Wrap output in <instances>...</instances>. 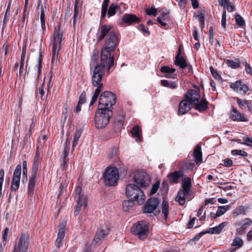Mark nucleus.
Wrapping results in <instances>:
<instances>
[{
  "instance_id": "obj_1",
  "label": "nucleus",
  "mask_w": 252,
  "mask_h": 252,
  "mask_svg": "<svg viewBox=\"0 0 252 252\" xmlns=\"http://www.w3.org/2000/svg\"><path fill=\"white\" fill-rule=\"evenodd\" d=\"M118 43L117 34L114 32H111L109 37L106 39L101 51L100 60L103 65L110 63V66L114 65V59L111 53L115 50Z\"/></svg>"
},
{
  "instance_id": "obj_2",
  "label": "nucleus",
  "mask_w": 252,
  "mask_h": 252,
  "mask_svg": "<svg viewBox=\"0 0 252 252\" xmlns=\"http://www.w3.org/2000/svg\"><path fill=\"white\" fill-rule=\"evenodd\" d=\"M98 57L96 54H94L92 57L91 65L94 67L92 76V84L94 86L101 88V92L103 90V85L101 83L102 77L104 73V69L108 66L109 70L112 66H110V63L103 65L101 62L98 63Z\"/></svg>"
},
{
  "instance_id": "obj_3",
  "label": "nucleus",
  "mask_w": 252,
  "mask_h": 252,
  "mask_svg": "<svg viewBox=\"0 0 252 252\" xmlns=\"http://www.w3.org/2000/svg\"><path fill=\"white\" fill-rule=\"evenodd\" d=\"M63 40V31L60 26H56L53 37L51 40L52 45V66H56L59 63V54L61 49V42Z\"/></svg>"
},
{
  "instance_id": "obj_4",
  "label": "nucleus",
  "mask_w": 252,
  "mask_h": 252,
  "mask_svg": "<svg viewBox=\"0 0 252 252\" xmlns=\"http://www.w3.org/2000/svg\"><path fill=\"white\" fill-rule=\"evenodd\" d=\"M126 194L139 204H143L146 199L143 191L133 184H129L126 186Z\"/></svg>"
},
{
  "instance_id": "obj_5",
  "label": "nucleus",
  "mask_w": 252,
  "mask_h": 252,
  "mask_svg": "<svg viewBox=\"0 0 252 252\" xmlns=\"http://www.w3.org/2000/svg\"><path fill=\"white\" fill-rule=\"evenodd\" d=\"M103 177L106 186H113L116 185L120 177L118 169L113 165L108 166L103 174Z\"/></svg>"
},
{
  "instance_id": "obj_6",
  "label": "nucleus",
  "mask_w": 252,
  "mask_h": 252,
  "mask_svg": "<svg viewBox=\"0 0 252 252\" xmlns=\"http://www.w3.org/2000/svg\"><path fill=\"white\" fill-rule=\"evenodd\" d=\"M112 115L110 109H101L98 108L95 113V124L97 128L104 127L109 123L110 118Z\"/></svg>"
},
{
  "instance_id": "obj_7",
  "label": "nucleus",
  "mask_w": 252,
  "mask_h": 252,
  "mask_svg": "<svg viewBox=\"0 0 252 252\" xmlns=\"http://www.w3.org/2000/svg\"><path fill=\"white\" fill-rule=\"evenodd\" d=\"M116 102V97L111 92L105 91L101 94L99 99L98 108L110 109Z\"/></svg>"
},
{
  "instance_id": "obj_8",
  "label": "nucleus",
  "mask_w": 252,
  "mask_h": 252,
  "mask_svg": "<svg viewBox=\"0 0 252 252\" xmlns=\"http://www.w3.org/2000/svg\"><path fill=\"white\" fill-rule=\"evenodd\" d=\"M131 231L133 234L137 235L139 239H144L149 233L148 223L145 221H139L132 227Z\"/></svg>"
},
{
  "instance_id": "obj_9",
  "label": "nucleus",
  "mask_w": 252,
  "mask_h": 252,
  "mask_svg": "<svg viewBox=\"0 0 252 252\" xmlns=\"http://www.w3.org/2000/svg\"><path fill=\"white\" fill-rule=\"evenodd\" d=\"M132 179L134 182L141 188L147 187L151 182L149 175L143 170H137L134 172Z\"/></svg>"
},
{
  "instance_id": "obj_10",
  "label": "nucleus",
  "mask_w": 252,
  "mask_h": 252,
  "mask_svg": "<svg viewBox=\"0 0 252 252\" xmlns=\"http://www.w3.org/2000/svg\"><path fill=\"white\" fill-rule=\"evenodd\" d=\"M31 243L27 233H22L17 242L15 243L12 252H28Z\"/></svg>"
},
{
  "instance_id": "obj_11",
  "label": "nucleus",
  "mask_w": 252,
  "mask_h": 252,
  "mask_svg": "<svg viewBox=\"0 0 252 252\" xmlns=\"http://www.w3.org/2000/svg\"><path fill=\"white\" fill-rule=\"evenodd\" d=\"M110 230V223L108 221L102 222L97 230L93 243L100 244L109 234Z\"/></svg>"
},
{
  "instance_id": "obj_12",
  "label": "nucleus",
  "mask_w": 252,
  "mask_h": 252,
  "mask_svg": "<svg viewBox=\"0 0 252 252\" xmlns=\"http://www.w3.org/2000/svg\"><path fill=\"white\" fill-rule=\"evenodd\" d=\"M75 198L76 200V209L74 211V215L77 216L82 206H86L87 199L84 193L82 192V188L78 186L75 189Z\"/></svg>"
},
{
  "instance_id": "obj_13",
  "label": "nucleus",
  "mask_w": 252,
  "mask_h": 252,
  "mask_svg": "<svg viewBox=\"0 0 252 252\" xmlns=\"http://www.w3.org/2000/svg\"><path fill=\"white\" fill-rule=\"evenodd\" d=\"M21 175V165L18 164L16 166L13 173L11 185V190L12 191H15L18 189L19 187Z\"/></svg>"
},
{
  "instance_id": "obj_14",
  "label": "nucleus",
  "mask_w": 252,
  "mask_h": 252,
  "mask_svg": "<svg viewBox=\"0 0 252 252\" xmlns=\"http://www.w3.org/2000/svg\"><path fill=\"white\" fill-rule=\"evenodd\" d=\"M159 203V201L157 198H150L148 200L144 207V213H152L155 211L156 213H159V211H157L156 209Z\"/></svg>"
},
{
  "instance_id": "obj_15",
  "label": "nucleus",
  "mask_w": 252,
  "mask_h": 252,
  "mask_svg": "<svg viewBox=\"0 0 252 252\" xmlns=\"http://www.w3.org/2000/svg\"><path fill=\"white\" fill-rule=\"evenodd\" d=\"M230 88L235 92L241 94H246L249 90L247 85L241 81H237L231 84Z\"/></svg>"
},
{
  "instance_id": "obj_16",
  "label": "nucleus",
  "mask_w": 252,
  "mask_h": 252,
  "mask_svg": "<svg viewBox=\"0 0 252 252\" xmlns=\"http://www.w3.org/2000/svg\"><path fill=\"white\" fill-rule=\"evenodd\" d=\"M200 95L195 90H191L188 91L184 98L190 102L191 104H194L199 102Z\"/></svg>"
},
{
  "instance_id": "obj_17",
  "label": "nucleus",
  "mask_w": 252,
  "mask_h": 252,
  "mask_svg": "<svg viewBox=\"0 0 252 252\" xmlns=\"http://www.w3.org/2000/svg\"><path fill=\"white\" fill-rule=\"evenodd\" d=\"M191 105L190 102L184 98L179 104L178 114L180 115L185 114L191 109Z\"/></svg>"
},
{
  "instance_id": "obj_18",
  "label": "nucleus",
  "mask_w": 252,
  "mask_h": 252,
  "mask_svg": "<svg viewBox=\"0 0 252 252\" xmlns=\"http://www.w3.org/2000/svg\"><path fill=\"white\" fill-rule=\"evenodd\" d=\"M38 179V175L36 171L32 173L29 180L28 185V193L30 195H32L34 192V185L36 181Z\"/></svg>"
},
{
  "instance_id": "obj_19",
  "label": "nucleus",
  "mask_w": 252,
  "mask_h": 252,
  "mask_svg": "<svg viewBox=\"0 0 252 252\" xmlns=\"http://www.w3.org/2000/svg\"><path fill=\"white\" fill-rule=\"evenodd\" d=\"M191 195L190 194H187L185 191L180 190L176 196V200L180 205H183L186 202V200L189 199V197Z\"/></svg>"
},
{
  "instance_id": "obj_20",
  "label": "nucleus",
  "mask_w": 252,
  "mask_h": 252,
  "mask_svg": "<svg viewBox=\"0 0 252 252\" xmlns=\"http://www.w3.org/2000/svg\"><path fill=\"white\" fill-rule=\"evenodd\" d=\"M182 189H181V190L185 191L187 194H192L191 190V183L190 178L187 177L184 179L182 181Z\"/></svg>"
},
{
  "instance_id": "obj_21",
  "label": "nucleus",
  "mask_w": 252,
  "mask_h": 252,
  "mask_svg": "<svg viewBox=\"0 0 252 252\" xmlns=\"http://www.w3.org/2000/svg\"><path fill=\"white\" fill-rule=\"evenodd\" d=\"M112 28L111 26L108 25H105L102 26L100 28V35L98 36V39L99 41L103 39L104 37L111 32H110L111 29Z\"/></svg>"
},
{
  "instance_id": "obj_22",
  "label": "nucleus",
  "mask_w": 252,
  "mask_h": 252,
  "mask_svg": "<svg viewBox=\"0 0 252 252\" xmlns=\"http://www.w3.org/2000/svg\"><path fill=\"white\" fill-rule=\"evenodd\" d=\"M161 71L165 73V77L168 78H175V74L174 72L175 69L173 68H170L167 66H163L161 68Z\"/></svg>"
},
{
  "instance_id": "obj_23",
  "label": "nucleus",
  "mask_w": 252,
  "mask_h": 252,
  "mask_svg": "<svg viewBox=\"0 0 252 252\" xmlns=\"http://www.w3.org/2000/svg\"><path fill=\"white\" fill-rule=\"evenodd\" d=\"M175 63L182 68H185L187 66V63L185 58L181 55L180 48L179 50L178 54L176 57Z\"/></svg>"
},
{
  "instance_id": "obj_24",
  "label": "nucleus",
  "mask_w": 252,
  "mask_h": 252,
  "mask_svg": "<svg viewBox=\"0 0 252 252\" xmlns=\"http://www.w3.org/2000/svg\"><path fill=\"white\" fill-rule=\"evenodd\" d=\"M193 157L195 158V162L196 164H198L202 161V155L201 152V147L198 145L195 147L194 150Z\"/></svg>"
},
{
  "instance_id": "obj_25",
  "label": "nucleus",
  "mask_w": 252,
  "mask_h": 252,
  "mask_svg": "<svg viewBox=\"0 0 252 252\" xmlns=\"http://www.w3.org/2000/svg\"><path fill=\"white\" fill-rule=\"evenodd\" d=\"M227 223L226 222H223L215 227L209 228L207 231V233L210 234H219L221 231L224 227L227 225Z\"/></svg>"
},
{
  "instance_id": "obj_26",
  "label": "nucleus",
  "mask_w": 252,
  "mask_h": 252,
  "mask_svg": "<svg viewBox=\"0 0 252 252\" xmlns=\"http://www.w3.org/2000/svg\"><path fill=\"white\" fill-rule=\"evenodd\" d=\"M230 117L233 120L246 121L244 116L239 112L236 109L233 108L230 113Z\"/></svg>"
},
{
  "instance_id": "obj_27",
  "label": "nucleus",
  "mask_w": 252,
  "mask_h": 252,
  "mask_svg": "<svg viewBox=\"0 0 252 252\" xmlns=\"http://www.w3.org/2000/svg\"><path fill=\"white\" fill-rule=\"evenodd\" d=\"M130 133L133 137L136 138V141H141V129L139 126H134L131 130Z\"/></svg>"
},
{
  "instance_id": "obj_28",
  "label": "nucleus",
  "mask_w": 252,
  "mask_h": 252,
  "mask_svg": "<svg viewBox=\"0 0 252 252\" xmlns=\"http://www.w3.org/2000/svg\"><path fill=\"white\" fill-rule=\"evenodd\" d=\"M182 176V171H175L168 175L169 181L171 183H177L179 179Z\"/></svg>"
},
{
  "instance_id": "obj_29",
  "label": "nucleus",
  "mask_w": 252,
  "mask_h": 252,
  "mask_svg": "<svg viewBox=\"0 0 252 252\" xmlns=\"http://www.w3.org/2000/svg\"><path fill=\"white\" fill-rule=\"evenodd\" d=\"M122 19L123 22L128 24L139 21V19L135 15L131 14H125Z\"/></svg>"
},
{
  "instance_id": "obj_30",
  "label": "nucleus",
  "mask_w": 252,
  "mask_h": 252,
  "mask_svg": "<svg viewBox=\"0 0 252 252\" xmlns=\"http://www.w3.org/2000/svg\"><path fill=\"white\" fill-rule=\"evenodd\" d=\"M250 209L249 206H240L237 207L232 212V214L235 216H237L240 215H245L246 213Z\"/></svg>"
},
{
  "instance_id": "obj_31",
  "label": "nucleus",
  "mask_w": 252,
  "mask_h": 252,
  "mask_svg": "<svg viewBox=\"0 0 252 252\" xmlns=\"http://www.w3.org/2000/svg\"><path fill=\"white\" fill-rule=\"evenodd\" d=\"M133 200H125L123 202V210L125 212H129L133 209L134 202Z\"/></svg>"
},
{
  "instance_id": "obj_32",
  "label": "nucleus",
  "mask_w": 252,
  "mask_h": 252,
  "mask_svg": "<svg viewBox=\"0 0 252 252\" xmlns=\"http://www.w3.org/2000/svg\"><path fill=\"white\" fill-rule=\"evenodd\" d=\"M252 223V221L250 219L246 218L243 220L242 221H238L235 223V226H241L243 229H245L249 226H250Z\"/></svg>"
},
{
  "instance_id": "obj_33",
  "label": "nucleus",
  "mask_w": 252,
  "mask_h": 252,
  "mask_svg": "<svg viewBox=\"0 0 252 252\" xmlns=\"http://www.w3.org/2000/svg\"><path fill=\"white\" fill-rule=\"evenodd\" d=\"M243 245V242L242 240L238 237H235L232 240L231 245L235 248H234L233 249H235V251H236V250L240 249L242 247Z\"/></svg>"
},
{
  "instance_id": "obj_34",
  "label": "nucleus",
  "mask_w": 252,
  "mask_h": 252,
  "mask_svg": "<svg viewBox=\"0 0 252 252\" xmlns=\"http://www.w3.org/2000/svg\"><path fill=\"white\" fill-rule=\"evenodd\" d=\"M230 207L229 205L221 206H219L216 212V213L214 215V218H216L223 215L229 209Z\"/></svg>"
},
{
  "instance_id": "obj_35",
  "label": "nucleus",
  "mask_w": 252,
  "mask_h": 252,
  "mask_svg": "<svg viewBox=\"0 0 252 252\" xmlns=\"http://www.w3.org/2000/svg\"><path fill=\"white\" fill-rule=\"evenodd\" d=\"M169 213V204L167 201L163 200L162 204V213L164 215V218L166 220Z\"/></svg>"
},
{
  "instance_id": "obj_36",
  "label": "nucleus",
  "mask_w": 252,
  "mask_h": 252,
  "mask_svg": "<svg viewBox=\"0 0 252 252\" xmlns=\"http://www.w3.org/2000/svg\"><path fill=\"white\" fill-rule=\"evenodd\" d=\"M118 9H119V6L118 5L112 3L109 8L108 12H107L108 17H110L114 15Z\"/></svg>"
},
{
  "instance_id": "obj_37",
  "label": "nucleus",
  "mask_w": 252,
  "mask_h": 252,
  "mask_svg": "<svg viewBox=\"0 0 252 252\" xmlns=\"http://www.w3.org/2000/svg\"><path fill=\"white\" fill-rule=\"evenodd\" d=\"M168 19V14L167 13H162L161 16H159L157 18V21L161 25V26L165 27L167 25L166 21H167Z\"/></svg>"
},
{
  "instance_id": "obj_38",
  "label": "nucleus",
  "mask_w": 252,
  "mask_h": 252,
  "mask_svg": "<svg viewBox=\"0 0 252 252\" xmlns=\"http://www.w3.org/2000/svg\"><path fill=\"white\" fill-rule=\"evenodd\" d=\"M109 4V0H103L101 7V19L104 18L106 15Z\"/></svg>"
},
{
  "instance_id": "obj_39",
  "label": "nucleus",
  "mask_w": 252,
  "mask_h": 252,
  "mask_svg": "<svg viewBox=\"0 0 252 252\" xmlns=\"http://www.w3.org/2000/svg\"><path fill=\"white\" fill-rule=\"evenodd\" d=\"M195 105L196 109L202 112L207 108V101L205 100L199 101L198 103L194 104Z\"/></svg>"
},
{
  "instance_id": "obj_40",
  "label": "nucleus",
  "mask_w": 252,
  "mask_h": 252,
  "mask_svg": "<svg viewBox=\"0 0 252 252\" xmlns=\"http://www.w3.org/2000/svg\"><path fill=\"white\" fill-rule=\"evenodd\" d=\"M161 85L166 87L173 89L177 88V85L174 81H169L166 80L161 81Z\"/></svg>"
},
{
  "instance_id": "obj_41",
  "label": "nucleus",
  "mask_w": 252,
  "mask_h": 252,
  "mask_svg": "<svg viewBox=\"0 0 252 252\" xmlns=\"http://www.w3.org/2000/svg\"><path fill=\"white\" fill-rule=\"evenodd\" d=\"M65 224L64 223H61L60 224V225L59 226V231L58 233L57 238H60L64 239L65 232Z\"/></svg>"
},
{
  "instance_id": "obj_42",
  "label": "nucleus",
  "mask_w": 252,
  "mask_h": 252,
  "mask_svg": "<svg viewBox=\"0 0 252 252\" xmlns=\"http://www.w3.org/2000/svg\"><path fill=\"white\" fill-rule=\"evenodd\" d=\"M226 64L232 68H236L239 66L240 62L238 60H235V61L228 60L226 62Z\"/></svg>"
},
{
  "instance_id": "obj_43",
  "label": "nucleus",
  "mask_w": 252,
  "mask_h": 252,
  "mask_svg": "<svg viewBox=\"0 0 252 252\" xmlns=\"http://www.w3.org/2000/svg\"><path fill=\"white\" fill-rule=\"evenodd\" d=\"M101 92V88H97L94 92V93L92 97V100L90 102V105L92 106L94 104V103L96 101L98 94Z\"/></svg>"
},
{
  "instance_id": "obj_44",
  "label": "nucleus",
  "mask_w": 252,
  "mask_h": 252,
  "mask_svg": "<svg viewBox=\"0 0 252 252\" xmlns=\"http://www.w3.org/2000/svg\"><path fill=\"white\" fill-rule=\"evenodd\" d=\"M117 154V149L115 147L110 149L107 153V158L109 159L113 158Z\"/></svg>"
},
{
  "instance_id": "obj_45",
  "label": "nucleus",
  "mask_w": 252,
  "mask_h": 252,
  "mask_svg": "<svg viewBox=\"0 0 252 252\" xmlns=\"http://www.w3.org/2000/svg\"><path fill=\"white\" fill-rule=\"evenodd\" d=\"M231 153L234 156H241L244 157L247 156V153L242 150H233Z\"/></svg>"
},
{
  "instance_id": "obj_46",
  "label": "nucleus",
  "mask_w": 252,
  "mask_h": 252,
  "mask_svg": "<svg viewBox=\"0 0 252 252\" xmlns=\"http://www.w3.org/2000/svg\"><path fill=\"white\" fill-rule=\"evenodd\" d=\"M160 185V182L159 181H157L155 184H154L151 188L149 193L150 194H153L157 191L158 190L159 187Z\"/></svg>"
},
{
  "instance_id": "obj_47",
  "label": "nucleus",
  "mask_w": 252,
  "mask_h": 252,
  "mask_svg": "<svg viewBox=\"0 0 252 252\" xmlns=\"http://www.w3.org/2000/svg\"><path fill=\"white\" fill-rule=\"evenodd\" d=\"M138 29L141 31L145 36H148L150 35V32L148 29L146 28L143 25H139L137 27Z\"/></svg>"
},
{
  "instance_id": "obj_48",
  "label": "nucleus",
  "mask_w": 252,
  "mask_h": 252,
  "mask_svg": "<svg viewBox=\"0 0 252 252\" xmlns=\"http://www.w3.org/2000/svg\"><path fill=\"white\" fill-rule=\"evenodd\" d=\"M226 25V13L225 10H223L221 20V26L223 29H225Z\"/></svg>"
},
{
  "instance_id": "obj_49",
  "label": "nucleus",
  "mask_w": 252,
  "mask_h": 252,
  "mask_svg": "<svg viewBox=\"0 0 252 252\" xmlns=\"http://www.w3.org/2000/svg\"><path fill=\"white\" fill-rule=\"evenodd\" d=\"M81 133L79 132L76 133L74 135L73 143H72V148L73 149L78 143L79 139L80 137Z\"/></svg>"
},
{
  "instance_id": "obj_50",
  "label": "nucleus",
  "mask_w": 252,
  "mask_h": 252,
  "mask_svg": "<svg viewBox=\"0 0 252 252\" xmlns=\"http://www.w3.org/2000/svg\"><path fill=\"white\" fill-rule=\"evenodd\" d=\"M146 13L149 15L156 16L157 12V9L155 7H151L146 9Z\"/></svg>"
},
{
  "instance_id": "obj_51",
  "label": "nucleus",
  "mask_w": 252,
  "mask_h": 252,
  "mask_svg": "<svg viewBox=\"0 0 252 252\" xmlns=\"http://www.w3.org/2000/svg\"><path fill=\"white\" fill-rule=\"evenodd\" d=\"M68 153V149L66 148V146L64 148V159H63V169H66V163H67V160H66V157Z\"/></svg>"
},
{
  "instance_id": "obj_52",
  "label": "nucleus",
  "mask_w": 252,
  "mask_h": 252,
  "mask_svg": "<svg viewBox=\"0 0 252 252\" xmlns=\"http://www.w3.org/2000/svg\"><path fill=\"white\" fill-rule=\"evenodd\" d=\"M195 18L199 21L201 24H203L204 22V14L198 12L197 14L195 16Z\"/></svg>"
},
{
  "instance_id": "obj_53",
  "label": "nucleus",
  "mask_w": 252,
  "mask_h": 252,
  "mask_svg": "<svg viewBox=\"0 0 252 252\" xmlns=\"http://www.w3.org/2000/svg\"><path fill=\"white\" fill-rule=\"evenodd\" d=\"M235 21L236 23L239 26H243L245 23L243 18L239 15H237L235 16Z\"/></svg>"
},
{
  "instance_id": "obj_54",
  "label": "nucleus",
  "mask_w": 252,
  "mask_h": 252,
  "mask_svg": "<svg viewBox=\"0 0 252 252\" xmlns=\"http://www.w3.org/2000/svg\"><path fill=\"white\" fill-rule=\"evenodd\" d=\"M9 233V229L6 227L2 231V242H4L5 241L7 238L8 234Z\"/></svg>"
},
{
  "instance_id": "obj_55",
  "label": "nucleus",
  "mask_w": 252,
  "mask_h": 252,
  "mask_svg": "<svg viewBox=\"0 0 252 252\" xmlns=\"http://www.w3.org/2000/svg\"><path fill=\"white\" fill-rule=\"evenodd\" d=\"M64 242V241L63 239L57 238L55 241V245L57 247L60 248V247H62L63 246Z\"/></svg>"
},
{
  "instance_id": "obj_56",
  "label": "nucleus",
  "mask_w": 252,
  "mask_h": 252,
  "mask_svg": "<svg viewBox=\"0 0 252 252\" xmlns=\"http://www.w3.org/2000/svg\"><path fill=\"white\" fill-rule=\"evenodd\" d=\"M214 36L213 29L212 27H210L209 29V41L211 44L214 43Z\"/></svg>"
},
{
  "instance_id": "obj_57",
  "label": "nucleus",
  "mask_w": 252,
  "mask_h": 252,
  "mask_svg": "<svg viewBox=\"0 0 252 252\" xmlns=\"http://www.w3.org/2000/svg\"><path fill=\"white\" fill-rule=\"evenodd\" d=\"M25 58H24V54H22L21 55V63H20V69H19V73H21L22 71V69L24 67V63H25Z\"/></svg>"
},
{
  "instance_id": "obj_58",
  "label": "nucleus",
  "mask_w": 252,
  "mask_h": 252,
  "mask_svg": "<svg viewBox=\"0 0 252 252\" xmlns=\"http://www.w3.org/2000/svg\"><path fill=\"white\" fill-rule=\"evenodd\" d=\"M237 102L238 105L241 107L245 105H248V101L246 100H241L239 98L237 99Z\"/></svg>"
},
{
  "instance_id": "obj_59",
  "label": "nucleus",
  "mask_w": 252,
  "mask_h": 252,
  "mask_svg": "<svg viewBox=\"0 0 252 252\" xmlns=\"http://www.w3.org/2000/svg\"><path fill=\"white\" fill-rule=\"evenodd\" d=\"M210 70L213 76L216 79H220V76L218 74L217 71L215 70L212 67H210Z\"/></svg>"
},
{
  "instance_id": "obj_60",
  "label": "nucleus",
  "mask_w": 252,
  "mask_h": 252,
  "mask_svg": "<svg viewBox=\"0 0 252 252\" xmlns=\"http://www.w3.org/2000/svg\"><path fill=\"white\" fill-rule=\"evenodd\" d=\"M244 64L245 66V70H246V72L248 74H251L252 73V69H251V65L246 62H245L244 63Z\"/></svg>"
},
{
  "instance_id": "obj_61",
  "label": "nucleus",
  "mask_w": 252,
  "mask_h": 252,
  "mask_svg": "<svg viewBox=\"0 0 252 252\" xmlns=\"http://www.w3.org/2000/svg\"><path fill=\"white\" fill-rule=\"evenodd\" d=\"M40 22L45 21V12L42 5H41V14L40 16Z\"/></svg>"
},
{
  "instance_id": "obj_62",
  "label": "nucleus",
  "mask_w": 252,
  "mask_h": 252,
  "mask_svg": "<svg viewBox=\"0 0 252 252\" xmlns=\"http://www.w3.org/2000/svg\"><path fill=\"white\" fill-rule=\"evenodd\" d=\"M232 160L230 159L227 158L224 161V165L227 167H229L232 164Z\"/></svg>"
},
{
  "instance_id": "obj_63",
  "label": "nucleus",
  "mask_w": 252,
  "mask_h": 252,
  "mask_svg": "<svg viewBox=\"0 0 252 252\" xmlns=\"http://www.w3.org/2000/svg\"><path fill=\"white\" fill-rule=\"evenodd\" d=\"M41 63H42V55H41V54H40V56H39V61H38V73H40L41 72V67H42V64H41Z\"/></svg>"
},
{
  "instance_id": "obj_64",
  "label": "nucleus",
  "mask_w": 252,
  "mask_h": 252,
  "mask_svg": "<svg viewBox=\"0 0 252 252\" xmlns=\"http://www.w3.org/2000/svg\"><path fill=\"white\" fill-rule=\"evenodd\" d=\"M224 7L226 8L228 12H232L234 10L233 6L231 5L229 2H228V3L226 4L225 6Z\"/></svg>"
}]
</instances>
